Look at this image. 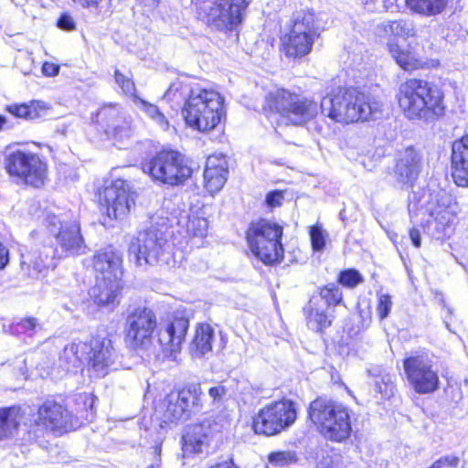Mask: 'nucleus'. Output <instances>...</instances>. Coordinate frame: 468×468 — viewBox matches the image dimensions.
I'll return each mask as SVG.
<instances>
[{
    "instance_id": "1",
    "label": "nucleus",
    "mask_w": 468,
    "mask_h": 468,
    "mask_svg": "<svg viewBox=\"0 0 468 468\" xmlns=\"http://www.w3.org/2000/svg\"><path fill=\"white\" fill-rule=\"evenodd\" d=\"M320 109L331 120L348 124L376 118L381 103L356 88H337L322 99Z\"/></svg>"
},
{
    "instance_id": "2",
    "label": "nucleus",
    "mask_w": 468,
    "mask_h": 468,
    "mask_svg": "<svg viewBox=\"0 0 468 468\" xmlns=\"http://www.w3.org/2000/svg\"><path fill=\"white\" fill-rule=\"evenodd\" d=\"M399 107L409 120L431 122L444 114L443 95L425 80L409 79L399 85Z\"/></svg>"
},
{
    "instance_id": "3",
    "label": "nucleus",
    "mask_w": 468,
    "mask_h": 468,
    "mask_svg": "<svg viewBox=\"0 0 468 468\" xmlns=\"http://www.w3.org/2000/svg\"><path fill=\"white\" fill-rule=\"evenodd\" d=\"M168 207H160L150 217V226L140 230L129 245V253L140 267L154 265L164 253L168 239L174 233L170 228Z\"/></svg>"
},
{
    "instance_id": "4",
    "label": "nucleus",
    "mask_w": 468,
    "mask_h": 468,
    "mask_svg": "<svg viewBox=\"0 0 468 468\" xmlns=\"http://www.w3.org/2000/svg\"><path fill=\"white\" fill-rule=\"evenodd\" d=\"M308 417L328 441L344 442L351 435L350 410L341 402L318 397L310 403Z\"/></svg>"
},
{
    "instance_id": "5",
    "label": "nucleus",
    "mask_w": 468,
    "mask_h": 468,
    "mask_svg": "<svg viewBox=\"0 0 468 468\" xmlns=\"http://www.w3.org/2000/svg\"><path fill=\"white\" fill-rule=\"evenodd\" d=\"M182 115L189 127L203 133L211 131L225 118L223 97L200 83L182 108Z\"/></svg>"
},
{
    "instance_id": "6",
    "label": "nucleus",
    "mask_w": 468,
    "mask_h": 468,
    "mask_svg": "<svg viewBox=\"0 0 468 468\" xmlns=\"http://www.w3.org/2000/svg\"><path fill=\"white\" fill-rule=\"evenodd\" d=\"M283 227L272 220L261 218L250 222L246 239L252 254L266 265L281 262L283 247L281 242Z\"/></svg>"
},
{
    "instance_id": "7",
    "label": "nucleus",
    "mask_w": 468,
    "mask_h": 468,
    "mask_svg": "<svg viewBox=\"0 0 468 468\" xmlns=\"http://www.w3.org/2000/svg\"><path fill=\"white\" fill-rule=\"evenodd\" d=\"M44 221L48 231L56 241L54 258L61 259L85 253L87 246L80 232L78 218L69 219L66 214L48 213Z\"/></svg>"
},
{
    "instance_id": "8",
    "label": "nucleus",
    "mask_w": 468,
    "mask_h": 468,
    "mask_svg": "<svg viewBox=\"0 0 468 468\" xmlns=\"http://www.w3.org/2000/svg\"><path fill=\"white\" fill-rule=\"evenodd\" d=\"M266 105L292 125H304L318 113V105L313 99L285 89L270 92Z\"/></svg>"
},
{
    "instance_id": "9",
    "label": "nucleus",
    "mask_w": 468,
    "mask_h": 468,
    "mask_svg": "<svg viewBox=\"0 0 468 468\" xmlns=\"http://www.w3.org/2000/svg\"><path fill=\"white\" fill-rule=\"evenodd\" d=\"M143 171L153 180L171 186L184 182L192 173L185 156L174 150L157 153L143 164Z\"/></svg>"
},
{
    "instance_id": "10",
    "label": "nucleus",
    "mask_w": 468,
    "mask_h": 468,
    "mask_svg": "<svg viewBox=\"0 0 468 468\" xmlns=\"http://www.w3.org/2000/svg\"><path fill=\"white\" fill-rule=\"evenodd\" d=\"M292 22V28L283 38L284 50L288 57L302 58L311 52L319 37L315 14L313 10L296 11Z\"/></svg>"
},
{
    "instance_id": "11",
    "label": "nucleus",
    "mask_w": 468,
    "mask_h": 468,
    "mask_svg": "<svg viewBox=\"0 0 468 468\" xmlns=\"http://www.w3.org/2000/svg\"><path fill=\"white\" fill-rule=\"evenodd\" d=\"M6 173L16 182L40 187L47 176V165L40 156L22 150L7 151L4 158Z\"/></svg>"
},
{
    "instance_id": "12",
    "label": "nucleus",
    "mask_w": 468,
    "mask_h": 468,
    "mask_svg": "<svg viewBox=\"0 0 468 468\" xmlns=\"http://www.w3.org/2000/svg\"><path fill=\"white\" fill-rule=\"evenodd\" d=\"M297 419L296 405L291 399L271 402L261 409L253 419L257 434L274 436L288 430Z\"/></svg>"
},
{
    "instance_id": "13",
    "label": "nucleus",
    "mask_w": 468,
    "mask_h": 468,
    "mask_svg": "<svg viewBox=\"0 0 468 468\" xmlns=\"http://www.w3.org/2000/svg\"><path fill=\"white\" fill-rule=\"evenodd\" d=\"M203 397L200 386L195 384L169 393L164 399V421L178 423L199 413L203 409Z\"/></svg>"
},
{
    "instance_id": "14",
    "label": "nucleus",
    "mask_w": 468,
    "mask_h": 468,
    "mask_svg": "<svg viewBox=\"0 0 468 468\" xmlns=\"http://www.w3.org/2000/svg\"><path fill=\"white\" fill-rule=\"evenodd\" d=\"M408 381L419 394H429L439 388V371L428 353H412L403 360Z\"/></svg>"
},
{
    "instance_id": "15",
    "label": "nucleus",
    "mask_w": 468,
    "mask_h": 468,
    "mask_svg": "<svg viewBox=\"0 0 468 468\" xmlns=\"http://www.w3.org/2000/svg\"><path fill=\"white\" fill-rule=\"evenodd\" d=\"M248 6L247 0H210L204 3L201 11L209 27L228 31L241 24Z\"/></svg>"
},
{
    "instance_id": "16",
    "label": "nucleus",
    "mask_w": 468,
    "mask_h": 468,
    "mask_svg": "<svg viewBox=\"0 0 468 468\" xmlns=\"http://www.w3.org/2000/svg\"><path fill=\"white\" fill-rule=\"evenodd\" d=\"M156 324L155 314L150 308H129L124 324V340L127 346L133 350L145 349L151 343Z\"/></svg>"
},
{
    "instance_id": "17",
    "label": "nucleus",
    "mask_w": 468,
    "mask_h": 468,
    "mask_svg": "<svg viewBox=\"0 0 468 468\" xmlns=\"http://www.w3.org/2000/svg\"><path fill=\"white\" fill-rule=\"evenodd\" d=\"M226 421L223 419L206 420L201 423L188 426L182 437V450L185 456L207 454L211 443L221 437Z\"/></svg>"
},
{
    "instance_id": "18",
    "label": "nucleus",
    "mask_w": 468,
    "mask_h": 468,
    "mask_svg": "<svg viewBox=\"0 0 468 468\" xmlns=\"http://www.w3.org/2000/svg\"><path fill=\"white\" fill-rule=\"evenodd\" d=\"M86 346L89 369L97 378L108 375L119 357L112 340L107 336H96L86 342Z\"/></svg>"
},
{
    "instance_id": "19",
    "label": "nucleus",
    "mask_w": 468,
    "mask_h": 468,
    "mask_svg": "<svg viewBox=\"0 0 468 468\" xmlns=\"http://www.w3.org/2000/svg\"><path fill=\"white\" fill-rule=\"evenodd\" d=\"M188 327V313L185 309H177L174 312L171 322L165 329L159 331L158 341L166 357L176 359V355L181 349Z\"/></svg>"
},
{
    "instance_id": "20",
    "label": "nucleus",
    "mask_w": 468,
    "mask_h": 468,
    "mask_svg": "<svg viewBox=\"0 0 468 468\" xmlns=\"http://www.w3.org/2000/svg\"><path fill=\"white\" fill-rule=\"evenodd\" d=\"M38 418L45 426L53 431H69L80 427V418L73 415L63 405L46 401L38 410Z\"/></svg>"
},
{
    "instance_id": "21",
    "label": "nucleus",
    "mask_w": 468,
    "mask_h": 468,
    "mask_svg": "<svg viewBox=\"0 0 468 468\" xmlns=\"http://www.w3.org/2000/svg\"><path fill=\"white\" fill-rule=\"evenodd\" d=\"M169 214L171 229L176 224L178 227L185 228L186 232L194 237L202 238L207 235L208 223L202 207H187L186 208H181L176 207Z\"/></svg>"
},
{
    "instance_id": "22",
    "label": "nucleus",
    "mask_w": 468,
    "mask_h": 468,
    "mask_svg": "<svg viewBox=\"0 0 468 468\" xmlns=\"http://www.w3.org/2000/svg\"><path fill=\"white\" fill-rule=\"evenodd\" d=\"M136 192L122 179L105 182L102 189H98V205H135Z\"/></svg>"
},
{
    "instance_id": "23",
    "label": "nucleus",
    "mask_w": 468,
    "mask_h": 468,
    "mask_svg": "<svg viewBox=\"0 0 468 468\" xmlns=\"http://www.w3.org/2000/svg\"><path fill=\"white\" fill-rule=\"evenodd\" d=\"M421 168V157L413 147L399 152L394 174L402 184L411 185L419 176Z\"/></svg>"
},
{
    "instance_id": "24",
    "label": "nucleus",
    "mask_w": 468,
    "mask_h": 468,
    "mask_svg": "<svg viewBox=\"0 0 468 468\" xmlns=\"http://www.w3.org/2000/svg\"><path fill=\"white\" fill-rule=\"evenodd\" d=\"M122 255L112 246L101 249L93 257V267L101 278L110 280L122 279Z\"/></svg>"
},
{
    "instance_id": "25",
    "label": "nucleus",
    "mask_w": 468,
    "mask_h": 468,
    "mask_svg": "<svg viewBox=\"0 0 468 468\" xmlns=\"http://www.w3.org/2000/svg\"><path fill=\"white\" fill-rule=\"evenodd\" d=\"M452 176L457 186H468V135L452 144Z\"/></svg>"
},
{
    "instance_id": "26",
    "label": "nucleus",
    "mask_w": 468,
    "mask_h": 468,
    "mask_svg": "<svg viewBox=\"0 0 468 468\" xmlns=\"http://www.w3.org/2000/svg\"><path fill=\"white\" fill-rule=\"evenodd\" d=\"M228 174V163L225 157L216 154L208 156L204 171L207 191L212 196L219 191L226 183Z\"/></svg>"
},
{
    "instance_id": "27",
    "label": "nucleus",
    "mask_w": 468,
    "mask_h": 468,
    "mask_svg": "<svg viewBox=\"0 0 468 468\" xmlns=\"http://www.w3.org/2000/svg\"><path fill=\"white\" fill-rule=\"evenodd\" d=\"M376 34L379 37L385 38L388 44L389 42H397L398 38L406 40L410 37H414L416 29L414 23L410 20H388L377 26Z\"/></svg>"
},
{
    "instance_id": "28",
    "label": "nucleus",
    "mask_w": 468,
    "mask_h": 468,
    "mask_svg": "<svg viewBox=\"0 0 468 468\" xmlns=\"http://www.w3.org/2000/svg\"><path fill=\"white\" fill-rule=\"evenodd\" d=\"M199 84L196 80L188 77L176 79L170 84L164 95V99L172 103V107H180L181 105L184 107L186 101L193 96L194 90Z\"/></svg>"
},
{
    "instance_id": "29",
    "label": "nucleus",
    "mask_w": 468,
    "mask_h": 468,
    "mask_svg": "<svg viewBox=\"0 0 468 468\" xmlns=\"http://www.w3.org/2000/svg\"><path fill=\"white\" fill-rule=\"evenodd\" d=\"M122 279H106L96 276V284L90 289V295L99 305L112 303L122 288Z\"/></svg>"
},
{
    "instance_id": "30",
    "label": "nucleus",
    "mask_w": 468,
    "mask_h": 468,
    "mask_svg": "<svg viewBox=\"0 0 468 468\" xmlns=\"http://www.w3.org/2000/svg\"><path fill=\"white\" fill-rule=\"evenodd\" d=\"M98 118L106 122L108 128L112 130L113 135L116 138L120 137L122 139L131 136L132 129L130 122L124 120V125L122 126L119 124L123 117L117 104H109L101 108L98 112Z\"/></svg>"
},
{
    "instance_id": "31",
    "label": "nucleus",
    "mask_w": 468,
    "mask_h": 468,
    "mask_svg": "<svg viewBox=\"0 0 468 468\" xmlns=\"http://www.w3.org/2000/svg\"><path fill=\"white\" fill-rule=\"evenodd\" d=\"M367 372L371 378L373 390L379 394L381 399H388L394 395L395 384L390 374L382 366H371Z\"/></svg>"
},
{
    "instance_id": "32",
    "label": "nucleus",
    "mask_w": 468,
    "mask_h": 468,
    "mask_svg": "<svg viewBox=\"0 0 468 468\" xmlns=\"http://www.w3.org/2000/svg\"><path fill=\"white\" fill-rule=\"evenodd\" d=\"M87 360L86 342L80 341L67 345L60 356L59 364L63 370L69 372L79 368Z\"/></svg>"
},
{
    "instance_id": "33",
    "label": "nucleus",
    "mask_w": 468,
    "mask_h": 468,
    "mask_svg": "<svg viewBox=\"0 0 468 468\" xmlns=\"http://www.w3.org/2000/svg\"><path fill=\"white\" fill-rule=\"evenodd\" d=\"M303 310L307 325L313 331L322 333L331 326L334 316L329 313V309L319 303L314 304L313 301L309 300Z\"/></svg>"
},
{
    "instance_id": "34",
    "label": "nucleus",
    "mask_w": 468,
    "mask_h": 468,
    "mask_svg": "<svg viewBox=\"0 0 468 468\" xmlns=\"http://www.w3.org/2000/svg\"><path fill=\"white\" fill-rule=\"evenodd\" d=\"M214 339V329L208 324H199L190 345L193 356L200 357L210 352Z\"/></svg>"
},
{
    "instance_id": "35",
    "label": "nucleus",
    "mask_w": 468,
    "mask_h": 468,
    "mask_svg": "<svg viewBox=\"0 0 468 468\" xmlns=\"http://www.w3.org/2000/svg\"><path fill=\"white\" fill-rule=\"evenodd\" d=\"M310 300L314 304H321L326 309L339 305L343 303V293L338 284L331 282L318 289Z\"/></svg>"
},
{
    "instance_id": "36",
    "label": "nucleus",
    "mask_w": 468,
    "mask_h": 468,
    "mask_svg": "<svg viewBox=\"0 0 468 468\" xmlns=\"http://www.w3.org/2000/svg\"><path fill=\"white\" fill-rule=\"evenodd\" d=\"M388 48L398 65L407 71H411L422 67V61L418 55L408 49H402L398 42L388 43Z\"/></svg>"
},
{
    "instance_id": "37",
    "label": "nucleus",
    "mask_w": 468,
    "mask_h": 468,
    "mask_svg": "<svg viewBox=\"0 0 468 468\" xmlns=\"http://www.w3.org/2000/svg\"><path fill=\"white\" fill-rule=\"evenodd\" d=\"M21 420L20 408L8 407L0 409V440L12 437Z\"/></svg>"
},
{
    "instance_id": "38",
    "label": "nucleus",
    "mask_w": 468,
    "mask_h": 468,
    "mask_svg": "<svg viewBox=\"0 0 468 468\" xmlns=\"http://www.w3.org/2000/svg\"><path fill=\"white\" fill-rule=\"evenodd\" d=\"M405 3L412 12L431 16L441 14L448 0H405Z\"/></svg>"
},
{
    "instance_id": "39",
    "label": "nucleus",
    "mask_w": 468,
    "mask_h": 468,
    "mask_svg": "<svg viewBox=\"0 0 468 468\" xmlns=\"http://www.w3.org/2000/svg\"><path fill=\"white\" fill-rule=\"evenodd\" d=\"M134 104L143 111L150 119H152L160 129L166 131L169 127V122L159 108L140 97H135Z\"/></svg>"
},
{
    "instance_id": "40",
    "label": "nucleus",
    "mask_w": 468,
    "mask_h": 468,
    "mask_svg": "<svg viewBox=\"0 0 468 468\" xmlns=\"http://www.w3.org/2000/svg\"><path fill=\"white\" fill-rule=\"evenodd\" d=\"M44 107L40 101H30L29 103L13 104L7 106L6 110L14 116L27 120H34L40 116V111Z\"/></svg>"
},
{
    "instance_id": "41",
    "label": "nucleus",
    "mask_w": 468,
    "mask_h": 468,
    "mask_svg": "<svg viewBox=\"0 0 468 468\" xmlns=\"http://www.w3.org/2000/svg\"><path fill=\"white\" fill-rule=\"evenodd\" d=\"M101 218L100 223L111 227L113 220H121L130 213V207H100Z\"/></svg>"
},
{
    "instance_id": "42",
    "label": "nucleus",
    "mask_w": 468,
    "mask_h": 468,
    "mask_svg": "<svg viewBox=\"0 0 468 468\" xmlns=\"http://www.w3.org/2000/svg\"><path fill=\"white\" fill-rule=\"evenodd\" d=\"M428 207H420V210H425L423 213L428 212L430 217L434 218V220L442 227L450 226L455 219V215L448 208L450 207H434L433 209L428 211Z\"/></svg>"
},
{
    "instance_id": "43",
    "label": "nucleus",
    "mask_w": 468,
    "mask_h": 468,
    "mask_svg": "<svg viewBox=\"0 0 468 468\" xmlns=\"http://www.w3.org/2000/svg\"><path fill=\"white\" fill-rule=\"evenodd\" d=\"M114 80L116 84L122 89V92L131 96L134 101L136 95V88L133 80V75L131 73L124 74L122 73L118 69L114 70Z\"/></svg>"
},
{
    "instance_id": "44",
    "label": "nucleus",
    "mask_w": 468,
    "mask_h": 468,
    "mask_svg": "<svg viewBox=\"0 0 468 468\" xmlns=\"http://www.w3.org/2000/svg\"><path fill=\"white\" fill-rule=\"evenodd\" d=\"M268 461L271 465L283 467L297 462V455L292 451L272 452L268 455Z\"/></svg>"
},
{
    "instance_id": "45",
    "label": "nucleus",
    "mask_w": 468,
    "mask_h": 468,
    "mask_svg": "<svg viewBox=\"0 0 468 468\" xmlns=\"http://www.w3.org/2000/svg\"><path fill=\"white\" fill-rule=\"evenodd\" d=\"M312 248L314 251H322L325 247L327 234L322 225L317 223L309 229Z\"/></svg>"
},
{
    "instance_id": "46",
    "label": "nucleus",
    "mask_w": 468,
    "mask_h": 468,
    "mask_svg": "<svg viewBox=\"0 0 468 468\" xmlns=\"http://www.w3.org/2000/svg\"><path fill=\"white\" fill-rule=\"evenodd\" d=\"M337 282L343 286L354 288L363 282V277L358 271L348 269L339 273Z\"/></svg>"
},
{
    "instance_id": "47",
    "label": "nucleus",
    "mask_w": 468,
    "mask_h": 468,
    "mask_svg": "<svg viewBox=\"0 0 468 468\" xmlns=\"http://www.w3.org/2000/svg\"><path fill=\"white\" fill-rule=\"evenodd\" d=\"M293 194L290 190H273L266 195L265 205H282L283 202H291Z\"/></svg>"
},
{
    "instance_id": "48",
    "label": "nucleus",
    "mask_w": 468,
    "mask_h": 468,
    "mask_svg": "<svg viewBox=\"0 0 468 468\" xmlns=\"http://www.w3.org/2000/svg\"><path fill=\"white\" fill-rule=\"evenodd\" d=\"M38 327L36 318L27 317L12 326V332L15 334H27L32 335Z\"/></svg>"
},
{
    "instance_id": "49",
    "label": "nucleus",
    "mask_w": 468,
    "mask_h": 468,
    "mask_svg": "<svg viewBox=\"0 0 468 468\" xmlns=\"http://www.w3.org/2000/svg\"><path fill=\"white\" fill-rule=\"evenodd\" d=\"M392 306V301L388 294H381L378 297V314L381 320L387 318L390 313V309Z\"/></svg>"
},
{
    "instance_id": "50",
    "label": "nucleus",
    "mask_w": 468,
    "mask_h": 468,
    "mask_svg": "<svg viewBox=\"0 0 468 468\" xmlns=\"http://www.w3.org/2000/svg\"><path fill=\"white\" fill-rule=\"evenodd\" d=\"M228 388L223 385H217L208 389V395L212 399L213 404H221L226 399Z\"/></svg>"
},
{
    "instance_id": "51",
    "label": "nucleus",
    "mask_w": 468,
    "mask_h": 468,
    "mask_svg": "<svg viewBox=\"0 0 468 468\" xmlns=\"http://www.w3.org/2000/svg\"><path fill=\"white\" fill-rule=\"evenodd\" d=\"M459 463V458L455 455H446L435 461L431 466L426 468H444L446 466L456 467Z\"/></svg>"
},
{
    "instance_id": "52",
    "label": "nucleus",
    "mask_w": 468,
    "mask_h": 468,
    "mask_svg": "<svg viewBox=\"0 0 468 468\" xmlns=\"http://www.w3.org/2000/svg\"><path fill=\"white\" fill-rule=\"evenodd\" d=\"M57 26L60 29L66 31H72L76 29V23L73 17L67 13L60 16V17L58 19Z\"/></svg>"
},
{
    "instance_id": "53",
    "label": "nucleus",
    "mask_w": 468,
    "mask_h": 468,
    "mask_svg": "<svg viewBox=\"0 0 468 468\" xmlns=\"http://www.w3.org/2000/svg\"><path fill=\"white\" fill-rule=\"evenodd\" d=\"M59 72V66L50 62H45L42 65V73L47 77L57 76Z\"/></svg>"
},
{
    "instance_id": "54",
    "label": "nucleus",
    "mask_w": 468,
    "mask_h": 468,
    "mask_svg": "<svg viewBox=\"0 0 468 468\" xmlns=\"http://www.w3.org/2000/svg\"><path fill=\"white\" fill-rule=\"evenodd\" d=\"M161 452L162 447L161 444H156L153 447V453L154 455V462L149 465L147 468H159V463L161 462Z\"/></svg>"
},
{
    "instance_id": "55",
    "label": "nucleus",
    "mask_w": 468,
    "mask_h": 468,
    "mask_svg": "<svg viewBox=\"0 0 468 468\" xmlns=\"http://www.w3.org/2000/svg\"><path fill=\"white\" fill-rule=\"evenodd\" d=\"M410 238L411 239L412 244L416 248H420L421 245V237L420 230L416 228H412L410 229Z\"/></svg>"
},
{
    "instance_id": "56",
    "label": "nucleus",
    "mask_w": 468,
    "mask_h": 468,
    "mask_svg": "<svg viewBox=\"0 0 468 468\" xmlns=\"http://www.w3.org/2000/svg\"><path fill=\"white\" fill-rule=\"evenodd\" d=\"M84 8H98L102 0H72Z\"/></svg>"
},
{
    "instance_id": "57",
    "label": "nucleus",
    "mask_w": 468,
    "mask_h": 468,
    "mask_svg": "<svg viewBox=\"0 0 468 468\" xmlns=\"http://www.w3.org/2000/svg\"><path fill=\"white\" fill-rule=\"evenodd\" d=\"M8 250L0 243V269L4 268L8 262Z\"/></svg>"
},
{
    "instance_id": "58",
    "label": "nucleus",
    "mask_w": 468,
    "mask_h": 468,
    "mask_svg": "<svg viewBox=\"0 0 468 468\" xmlns=\"http://www.w3.org/2000/svg\"><path fill=\"white\" fill-rule=\"evenodd\" d=\"M22 60H24L27 64V67L21 68V71L23 72L24 75L30 74L32 71L33 63H34L33 58H31V56L27 55L22 58Z\"/></svg>"
},
{
    "instance_id": "59",
    "label": "nucleus",
    "mask_w": 468,
    "mask_h": 468,
    "mask_svg": "<svg viewBox=\"0 0 468 468\" xmlns=\"http://www.w3.org/2000/svg\"><path fill=\"white\" fill-rule=\"evenodd\" d=\"M136 2L151 10L157 5L158 0H136Z\"/></svg>"
},
{
    "instance_id": "60",
    "label": "nucleus",
    "mask_w": 468,
    "mask_h": 468,
    "mask_svg": "<svg viewBox=\"0 0 468 468\" xmlns=\"http://www.w3.org/2000/svg\"><path fill=\"white\" fill-rule=\"evenodd\" d=\"M378 0H365L364 4L367 5L368 10L375 9V4L378 3Z\"/></svg>"
},
{
    "instance_id": "61",
    "label": "nucleus",
    "mask_w": 468,
    "mask_h": 468,
    "mask_svg": "<svg viewBox=\"0 0 468 468\" xmlns=\"http://www.w3.org/2000/svg\"><path fill=\"white\" fill-rule=\"evenodd\" d=\"M6 123V119L5 116L0 115V131L3 130L4 126Z\"/></svg>"
},
{
    "instance_id": "62",
    "label": "nucleus",
    "mask_w": 468,
    "mask_h": 468,
    "mask_svg": "<svg viewBox=\"0 0 468 468\" xmlns=\"http://www.w3.org/2000/svg\"><path fill=\"white\" fill-rule=\"evenodd\" d=\"M339 217L340 218L344 221L346 219L345 218V210H342L340 213H339Z\"/></svg>"
},
{
    "instance_id": "63",
    "label": "nucleus",
    "mask_w": 468,
    "mask_h": 468,
    "mask_svg": "<svg viewBox=\"0 0 468 468\" xmlns=\"http://www.w3.org/2000/svg\"><path fill=\"white\" fill-rule=\"evenodd\" d=\"M409 213H410V216H411V215H412V213H413V211H412L410 207H409Z\"/></svg>"
}]
</instances>
